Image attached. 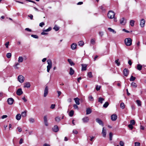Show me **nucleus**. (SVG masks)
<instances>
[{
    "mask_svg": "<svg viewBox=\"0 0 146 146\" xmlns=\"http://www.w3.org/2000/svg\"><path fill=\"white\" fill-rule=\"evenodd\" d=\"M29 121L31 123H33L35 121V120L34 119L31 118L29 119Z\"/></svg>",
    "mask_w": 146,
    "mask_h": 146,
    "instance_id": "obj_44",
    "label": "nucleus"
},
{
    "mask_svg": "<svg viewBox=\"0 0 146 146\" xmlns=\"http://www.w3.org/2000/svg\"><path fill=\"white\" fill-rule=\"evenodd\" d=\"M9 45V42H6L5 44V45L6 48H8V45Z\"/></svg>",
    "mask_w": 146,
    "mask_h": 146,
    "instance_id": "obj_53",
    "label": "nucleus"
},
{
    "mask_svg": "<svg viewBox=\"0 0 146 146\" xmlns=\"http://www.w3.org/2000/svg\"><path fill=\"white\" fill-rule=\"evenodd\" d=\"M135 79L136 78L135 77H133V76L131 75V76L129 80L130 81H134Z\"/></svg>",
    "mask_w": 146,
    "mask_h": 146,
    "instance_id": "obj_28",
    "label": "nucleus"
},
{
    "mask_svg": "<svg viewBox=\"0 0 146 146\" xmlns=\"http://www.w3.org/2000/svg\"><path fill=\"white\" fill-rule=\"evenodd\" d=\"M52 28L50 27H49L48 29L46 30H43V32H48L51 30Z\"/></svg>",
    "mask_w": 146,
    "mask_h": 146,
    "instance_id": "obj_33",
    "label": "nucleus"
},
{
    "mask_svg": "<svg viewBox=\"0 0 146 146\" xmlns=\"http://www.w3.org/2000/svg\"><path fill=\"white\" fill-rule=\"evenodd\" d=\"M74 113V111L72 110L69 112V115L70 117H72Z\"/></svg>",
    "mask_w": 146,
    "mask_h": 146,
    "instance_id": "obj_32",
    "label": "nucleus"
},
{
    "mask_svg": "<svg viewBox=\"0 0 146 146\" xmlns=\"http://www.w3.org/2000/svg\"><path fill=\"white\" fill-rule=\"evenodd\" d=\"M95 41L94 39H92L91 40V43L92 44H94L95 43Z\"/></svg>",
    "mask_w": 146,
    "mask_h": 146,
    "instance_id": "obj_49",
    "label": "nucleus"
},
{
    "mask_svg": "<svg viewBox=\"0 0 146 146\" xmlns=\"http://www.w3.org/2000/svg\"><path fill=\"white\" fill-rule=\"evenodd\" d=\"M57 93L58 94V97H59L61 94V92L60 91H57Z\"/></svg>",
    "mask_w": 146,
    "mask_h": 146,
    "instance_id": "obj_63",
    "label": "nucleus"
},
{
    "mask_svg": "<svg viewBox=\"0 0 146 146\" xmlns=\"http://www.w3.org/2000/svg\"><path fill=\"white\" fill-rule=\"evenodd\" d=\"M124 42L125 44L127 46H130L132 44V40L130 38H125Z\"/></svg>",
    "mask_w": 146,
    "mask_h": 146,
    "instance_id": "obj_1",
    "label": "nucleus"
},
{
    "mask_svg": "<svg viewBox=\"0 0 146 146\" xmlns=\"http://www.w3.org/2000/svg\"><path fill=\"white\" fill-rule=\"evenodd\" d=\"M44 25V22H41L39 24V26L41 27H42Z\"/></svg>",
    "mask_w": 146,
    "mask_h": 146,
    "instance_id": "obj_55",
    "label": "nucleus"
},
{
    "mask_svg": "<svg viewBox=\"0 0 146 146\" xmlns=\"http://www.w3.org/2000/svg\"><path fill=\"white\" fill-rule=\"evenodd\" d=\"M113 134L111 132H110L109 133L110 140V141L112 140V137Z\"/></svg>",
    "mask_w": 146,
    "mask_h": 146,
    "instance_id": "obj_45",
    "label": "nucleus"
},
{
    "mask_svg": "<svg viewBox=\"0 0 146 146\" xmlns=\"http://www.w3.org/2000/svg\"><path fill=\"white\" fill-rule=\"evenodd\" d=\"M109 105V103L108 102H106L103 105V107L105 108H106Z\"/></svg>",
    "mask_w": 146,
    "mask_h": 146,
    "instance_id": "obj_37",
    "label": "nucleus"
},
{
    "mask_svg": "<svg viewBox=\"0 0 146 146\" xmlns=\"http://www.w3.org/2000/svg\"><path fill=\"white\" fill-rule=\"evenodd\" d=\"M104 6H105L104 5H103L100 6V8L102 11H105L106 9L104 8Z\"/></svg>",
    "mask_w": 146,
    "mask_h": 146,
    "instance_id": "obj_35",
    "label": "nucleus"
},
{
    "mask_svg": "<svg viewBox=\"0 0 146 146\" xmlns=\"http://www.w3.org/2000/svg\"><path fill=\"white\" fill-rule=\"evenodd\" d=\"M23 93L21 88H19L17 91V94L18 96H20Z\"/></svg>",
    "mask_w": 146,
    "mask_h": 146,
    "instance_id": "obj_9",
    "label": "nucleus"
},
{
    "mask_svg": "<svg viewBox=\"0 0 146 146\" xmlns=\"http://www.w3.org/2000/svg\"><path fill=\"white\" fill-rule=\"evenodd\" d=\"M132 125H132L130 124L128 125V127L129 128L131 129L132 130V129L133 128V126Z\"/></svg>",
    "mask_w": 146,
    "mask_h": 146,
    "instance_id": "obj_58",
    "label": "nucleus"
},
{
    "mask_svg": "<svg viewBox=\"0 0 146 146\" xmlns=\"http://www.w3.org/2000/svg\"><path fill=\"white\" fill-rule=\"evenodd\" d=\"M88 75L89 78H91L93 77V76L92 75V73L91 72H89L88 73Z\"/></svg>",
    "mask_w": 146,
    "mask_h": 146,
    "instance_id": "obj_43",
    "label": "nucleus"
},
{
    "mask_svg": "<svg viewBox=\"0 0 146 146\" xmlns=\"http://www.w3.org/2000/svg\"><path fill=\"white\" fill-rule=\"evenodd\" d=\"M131 86L134 88H136L137 87V85L135 83L133 82H132L131 84Z\"/></svg>",
    "mask_w": 146,
    "mask_h": 146,
    "instance_id": "obj_24",
    "label": "nucleus"
},
{
    "mask_svg": "<svg viewBox=\"0 0 146 146\" xmlns=\"http://www.w3.org/2000/svg\"><path fill=\"white\" fill-rule=\"evenodd\" d=\"M23 139L21 138L20 139V141H19V143L20 144H22L23 143Z\"/></svg>",
    "mask_w": 146,
    "mask_h": 146,
    "instance_id": "obj_60",
    "label": "nucleus"
},
{
    "mask_svg": "<svg viewBox=\"0 0 146 146\" xmlns=\"http://www.w3.org/2000/svg\"><path fill=\"white\" fill-rule=\"evenodd\" d=\"M48 93V86H46L44 90V96L46 97Z\"/></svg>",
    "mask_w": 146,
    "mask_h": 146,
    "instance_id": "obj_8",
    "label": "nucleus"
},
{
    "mask_svg": "<svg viewBox=\"0 0 146 146\" xmlns=\"http://www.w3.org/2000/svg\"><path fill=\"white\" fill-rule=\"evenodd\" d=\"M74 71L73 69L72 68L70 67V72H69V74H70L72 76L73 75L74 73Z\"/></svg>",
    "mask_w": 146,
    "mask_h": 146,
    "instance_id": "obj_19",
    "label": "nucleus"
},
{
    "mask_svg": "<svg viewBox=\"0 0 146 146\" xmlns=\"http://www.w3.org/2000/svg\"><path fill=\"white\" fill-rule=\"evenodd\" d=\"M136 103L138 106H141V102L140 101L137 100L136 101Z\"/></svg>",
    "mask_w": 146,
    "mask_h": 146,
    "instance_id": "obj_38",
    "label": "nucleus"
},
{
    "mask_svg": "<svg viewBox=\"0 0 146 146\" xmlns=\"http://www.w3.org/2000/svg\"><path fill=\"white\" fill-rule=\"evenodd\" d=\"M14 101V99L12 98H10L8 99L7 100V102L8 103L9 105H12Z\"/></svg>",
    "mask_w": 146,
    "mask_h": 146,
    "instance_id": "obj_5",
    "label": "nucleus"
},
{
    "mask_svg": "<svg viewBox=\"0 0 146 146\" xmlns=\"http://www.w3.org/2000/svg\"><path fill=\"white\" fill-rule=\"evenodd\" d=\"M119 59L116 60L115 62V63L118 66H119L120 65V62L119 61Z\"/></svg>",
    "mask_w": 146,
    "mask_h": 146,
    "instance_id": "obj_42",
    "label": "nucleus"
},
{
    "mask_svg": "<svg viewBox=\"0 0 146 146\" xmlns=\"http://www.w3.org/2000/svg\"><path fill=\"white\" fill-rule=\"evenodd\" d=\"M48 65L47 66V72H49L50 69L52 67V62L50 60H48L47 61Z\"/></svg>",
    "mask_w": 146,
    "mask_h": 146,
    "instance_id": "obj_3",
    "label": "nucleus"
},
{
    "mask_svg": "<svg viewBox=\"0 0 146 146\" xmlns=\"http://www.w3.org/2000/svg\"><path fill=\"white\" fill-rule=\"evenodd\" d=\"M55 105L54 104H52L50 107V108L52 109H53L55 108Z\"/></svg>",
    "mask_w": 146,
    "mask_h": 146,
    "instance_id": "obj_57",
    "label": "nucleus"
},
{
    "mask_svg": "<svg viewBox=\"0 0 146 146\" xmlns=\"http://www.w3.org/2000/svg\"><path fill=\"white\" fill-rule=\"evenodd\" d=\"M31 36L33 37V38H38V36L36 35H31Z\"/></svg>",
    "mask_w": 146,
    "mask_h": 146,
    "instance_id": "obj_46",
    "label": "nucleus"
},
{
    "mask_svg": "<svg viewBox=\"0 0 146 146\" xmlns=\"http://www.w3.org/2000/svg\"><path fill=\"white\" fill-rule=\"evenodd\" d=\"M86 112L87 115L89 114L92 112V110L90 108H87L86 110Z\"/></svg>",
    "mask_w": 146,
    "mask_h": 146,
    "instance_id": "obj_22",
    "label": "nucleus"
},
{
    "mask_svg": "<svg viewBox=\"0 0 146 146\" xmlns=\"http://www.w3.org/2000/svg\"><path fill=\"white\" fill-rule=\"evenodd\" d=\"M145 20L143 19H141L140 21V25L141 27H144V25H145Z\"/></svg>",
    "mask_w": 146,
    "mask_h": 146,
    "instance_id": "obj_11",
    "label": "nucleus"
},
{
    "mask_svg": "<svg viewBox=\"0 0 146 146\" xmlns=\"http://www.w3.org/2000/svg\"><path fill=\"white\" fill-rule=\"evenodd\" d=\"M44 121H47V116L45 115L44 117Z\"/></svg>",
    "mask_w": 146,
    "mask_h": 146,
    "instance_id": "obj_52",
    "label": "nucleus"
},
{
    "mask_svg": "<svg viewBox=\"0 0 146 146\" xmlns=\"http://www.w3.org/2000/svg\"><path fill=\"white\" fill-rule=\"evenodd\" d=\"M135 22V21L133 20L130 21V25L132 27L134 25Z\"/></svg>",
    "mask_w": 146,
    "mask_h": 146,
    "instance_id": "obj_31",
    "label": "nucleus"
},
{
    "mask_svg": "<svg viewBox=\"0 0 146 146\" xmlns=\"http://www.w3.org/2000/svg\"><path fill=\"white\" fill-rule=\"evenodd\" d=\"M115 13L112 11H110L108 13V16L110 19L114 18Z\"/></svg>",
    "mask_w": 146,
    "mask_h": 146,
    "instance_id": "obj_2",
    "label": "nucleus"
},
{
    "mask_svg": "<svg viewBox=\"0 0 146 146\" xmlns=\"http://www.w3.org/2000/svg\"><path fill=\"white\" fill-rule=\"evenodd\" d=\"M23 58L22 56H19L18 58V62H23Z\"/></svg>",
    "mask_w": 146,
    "mask_h": 146,
    "instance_id": "obj_27",
    "label": "nucleus"
},
{
    "mask_svg": "<svg viewBox=\"0 0 146 146\" xmlns=\"http://www.w3.org/2000/svg\"><path fill=\"white\" fill-rule=\"evenodd\" d=\"M135 123V121L133 120H131L130 121V124L132 125H134Z\"/></svg>",
    "mask_w": 146,
    "mask_h": 146,
    "instance_id": "obj_47",
    "label": "nucleus"
},
{
    "mask_svg": "<svg viewBox=\"0 0 146 146\" xmlns=\"http://www.w3.org/2000/svg\"><path fill=\"white\" fill-rule=\"evenodd\" d=\"M82 120L84 123H86L89 120V119L88 117H85L82 119Z\"/></svg>",
    "mask_w": 146,
    "mask_h": 146,
    "instance_id": "obj_15",
    "label": "nucleus"
},
{
    "mask_svg": "<svg viewBox=\"0 0 146 146\" xmlns=\"http://www.w3.org/2000/svg\"><path fill=\"white\" fill-rule=\"evenodd\" d=\"M89 100L91 101H93L94 100V98L92 96H90L88 97Z\"/></svg>",
    "mask_w": 146,
    "mask_h": 146,
    "instance_id": "obj_48",
    "label": "nucleus"
},
{
    "mask_svg": "<svg viewBox=\"0 0 146 146\" xmlns=\"http://www.w3.org/2000/svg\"><path fill=\"white\" fill-rule=\"evenodd\" d=\"M100 88H101V86L97 85L96 86V90L97 91H98L100 90Z\"/></svg>",
    "mask_w": 146,
    "mask_h": 146,
    "instance_id": "obj_51",
    "label": "nucleus"
},
{
    "mask_svg": "<svg viewBox=\"0 0 146 146\" xmlns=\"http://www.w3.org/2000/svg\"><path fill=\"white\" fill-rule=\"evenodd\" d=\"M117 116L115 114H113L111 116V119L112 121H115L117 119Z\"/></svg>",
    "mask_w": 146,
    "mask_h": 146,
    "instance_id": "obj_14",
    "label": "nucleus"
},
{
    "mask_svg": "<svg viewBox=\"0 0 146 146\" xmlns=\"http://www.w3.org/2000/svg\"><path fill=\"white\" fill-rule=\"evenodd\" d=\"M119 144L121 146H124V142L122 141H121L120 142Z\"/></svg>",
    "mask_w": 146,
    "mask_h": 146,
    "instance_id": "obj_56",
    "label": "nucleus"
},
{
    "mask_svg": "<svg viewBox=\"0 0 146 146\" xmlns=\"http://www.w3.org/2000/svg\"><path fill=\"white\" fill-rule=\"evenodd\" d=\"M78 45L80 46H83L84 44V42L83 41H80L78 42Z\"/></svg>",
    "mask_w": 146,
    "mask_h": 146,
    "instance_id": "obj_30",
    "label": "nucleus"
},
{
    "mask_svg": "<svg viewBox=\"0 0 146 146\" xmlns=\"http://www.w3.org/2000/svg\"><path fill=\"white\" fill-rule=\"evenodd\" d=\"M135 146H140V143L138 142H135Z\"/></svg>",
    "mask_w": 146,
    "mask_h": 146,
    "instance_id": "obj_54",
    "label": "nucleus"
},
{
    "mask_svg": "<svg viewBox=\"0 0 146 146\" xmlns=\"http://www.w3.org/2000/svg\"><path fill=\"white\" fill-rule=\"evenodd\" d=\"M120 107L122 109H123L124 108L125 106L123 103L122 102L120 104Z\"/></svg>",
    "mask_w": 146,
    "mask_h": 146,
    "instance_id": "obj_29",
    "label": "nucleus"
},
{
    "mask_svg": "<svg viewBox=\"0 0 146 146\" xmlns=\"http://www.w3.org/2000/svg\"><path fill=\"white\" fill-rule=\"evenodd\" d=\"M142 66L140 64H138L137 66V69L139 70H141L142 69Z\"/></svg>",
    "mask_w": 146,
    "mask_h": 146,
    "instance_id": "obj_23",
    "label": "nucleus"
},
{
    "mask_svg": "<svg viewBox=\"0 0 146 146\" xmlns=\"http://www.w3.org/2000/svg\"><path fill=\"white\" fill-rule=\"evenodd\" d=\"M96 122L98 123L100 125H102V126H104L103 123L101 120L99 118H97L96 119Z\"/></svg>",
    "mask_w": 146,
    "mask_h": 146,
    "instance_id": "obj_10",
    "label": "nucleus"
},
{
    "mask_svg": "<svg viewBox=\"0 0 146 146\" xmlns=\"http://www.w3.org/2000/svg\"><path fill=\"white\" fill-rule=\"evenodd\" d=\"M77 105L75 104L73 105V107L74 108V109H78V107Z\"/></svg>",
    "mask_w": 146,
    "mask_h": 146,
    "instance_id": "obj_50",
    "label": "nucleus"
},
{
    "mask_svg": "<svg viewBox=\"0 0 146 146\" xmlns=\"http://www.w3.org/2000/svg\"><path fill=\"white\" fill-rule=\"evenodd\" d=\"M81 66H82L81 69L82 71H83L84 70H86L87 67V64H81Z\"/></svg>",
    "mask_w": 146,
    "mask_h": 146,
    "instance_id": "obj_13",
    "label": "nucleus"
},
{
    "mask_svg": "<svg viewBox=\"0 0 146 146\" xmlns=\"http://www.w3.org/2000/svg\"><path fill=\"white\" fill-rule=\"evenodd\" d=\"M108 29L110 32H112L114 33H116V32L113 29H111V28H110V27L108 28Z\"/></svg>",
    "mask_w": 146,
    "mask_h": 146,
    "instance_id": "obj_39",
    "label": "nucleus"
},
{
    "mask_svg": "<svg viewBox=\"0 0 146 146\" xmlns=\"http://www.w3.org/2000/svg\"><path fill=\"white\" fill-rule=\"evenodd\" d=\"M102 133L103 134V136L104 137H106V131L105 129H104V127L103 128Z\"/></svg>",
    "mask_w": 146,
    "mask_h": 146,
    "instance_id": "obj_18",
    "label": "nucleus"
},
{
    "mask_svg": "<svg viewBox=\"0 0 146 146\" xmlns=\"http://www.w3.org/2000/svg\"><path fill=\"white\" fill-rule=\"evenodd\" d=\"M120 22L121 24L124 25L126 23V20L124 17H123L120 20Z\"/></svg>",
    "mask_w": 146,
    "mask_h": 146,
    "instance_id": "obj_6",
    "label": "nucleus"
},
{
    "mask_svg": "<svg viewBox=\"0 0 146 146\" xmlns=\"http://www.w3.org/2000/svg\"><path fill=\"white\" fill-rule=\"evenodd\" d=\"M104 100V99L101 97H100L99 98L98 100V102H100L101 104H102L103 103V101Z\"/></svg>",
    "mask_w": 146,
    "mask_h": 146,
    "instance_id": "obj_26",
    "label": "nucleus"
},
{
    "mask_svg": "<svg viewBox=\"0 0 146 146\" xmlns=\"http://www.w3.org/2000/svg\"><path fill=\"white\" fill-rule=\"evenodd\" d=\"M53 29L55 30L56 31H57L59 29V28L57 25H55L53 28Z\"/></svg>",
    "mask_w": 146,
    "mask_h": 146,
    "instance_id": "obj_40",
    "label": "nucleus"
},
{
    "mask_svg": "<svg viewBox=\"0 0 146 146\" xmlns=\"http://www.w3.org/2000/svg\"><path fill=\"white\" fill-rule=\"evenodd\" d=\"M73 133H74L75 134H77L78 133V131L76 130H73Z\"/></svg>",
    "mask_w": 146,
    "mask_h": 146,
    "instance_id": "obj_64",
    "label": "nucleus"
},
{
    "mask_svg": "<svg viewBox=\"0 0 146 146\" xmlns=\"http://www.w3.org/2000/svg\"><path fill=\"white\" fill-rule=\"evenodd\" d=\"M28 16L30 18V19L31 20H32L33 19V16L32 15L30 14V15H28Z\"/></svg>",
    "mask_w": 146,
    "mask_h": 146,
    "instance_id": "obj_61",
    "label": "nucleus"
},
{
    "mask_svg": "<svg viewBox=\"0 0 146 146\" xmlns=\"http://www.w3.org/2000/svg\"><path fill=\"white\" fill-rule=\"evenodd\" d=\"M23 117H25L26 115V111H24L23 112H22L21 113V115Z\"/></svg>",
    "mask_w": 146,
    "mask_h": 146,
    "instance_id": "obj_34",
    "label": "nucleus"
},
{
    "mask_svg": "<svg viewBox=\"0 0 146 146\" xmlns=\"http://www.w3.org/2000/svg\"><path fill=\"white\" fill-rule=\"evenodd\" d=\"M52 129L54 132H56L59 130L58 127L57 125H55L52 128Z\"/></svg>",
    "mask_w": 146,
    "mask_h": 146,
    "instance_id": "obj_12",
    "label": "nucleus"
},
{
    "mask_svg": "<svg viewBox=\"0 0 146 146\" xmlns=\"http://www.w3.org/2000/svg\"><path fill=\"white\" fill-rule=\"evenodd\" d=\"M74 100L75 102L77 105H79L80 104L79 102L80 99L78 98H74Z\"/></svg>",
    "mask_w": 146,
    "mask_h": 146,
    "instance_id": "obj_16",
    "label": "nucleus"
},
{
    "mask_svg": "<svg viewBox=\"0 0 146 146\" xmlns=\"http://www.w3.org/2000/svg\"><path fill=\"white\" fill-rule=\"evenodd\" d=\"M6 56H7V57L8 58H10L11 56V53H7V54Z\"/></svg>",
    "mask_w": 146,
    "mask_h": 146,
    "instance_id": "obj_41",
    "label": "nucleus"
},
{
    "mask_svg": "<svg viewBox=\"0 0 146 146\" xmlns=\"http://www.w3.org/2000/svg\"><path fill=\"white\" fill-rule=\"evenodd\" d=\"M31 86V85L29 82H27L24 84V87L29 88Z\"/></svg>",
    "mask_w": 146,
    "mask_h": 146,
    "instance_id": "obj_17",
    "label": "nucleus"
},
{
    "mask_svg": "<svg viewBox=\"0 0 146 146\" xmlns=\"http://www.w3.org/2000/svg\"><path fill=\"white\" fill-rule=\"evenodd\" d=\"M25 79L24 76L21 75H19L18 77V81L21 83L23 82Z\"/></svg>",
    "mask_w": 146,
    "mask_h": 146,
    "instance_id": "obj_4",
    "label": "nucleus"
},
{
    "mask_svg": "<svg viewBox=\"0 0 146 146\" xmlns=\"http://www.w3.org/2000/svg\"><path fill=\"white\" fill-rule=\"evenodd\" d=\"M55 121L57 122H59L60 120V118L58 117H56L55 118Z\"/></svg>",
    "mask_w": 146,
    "mask_h": 146,
    "instance_id": "obj_36",
    "label": "nucleus"
},
{
    "mask_svg": "<svg viewBox=\"0 0 146 146\" xmlns=\"http://www.w3.org/2000/svg\"><path fill=\"white\" fill-rule=\"evenodd\" d=\"M77 44H76L73 43L71 45V48L72 50H74L76 48Z\"/></svg>",
    "mask_w": 146,
    "mask_h": 146,
    "instance_id": "obj_20",
    "label": "nucleus"
},
{
    "mask_svg": "<svg viewBox=\"0 0 146 146\" xmlns=\"http://www.w3.org/2000/svg\"><path fill=\"white\" fill-rule=\"evenodd\" d=\"M21 115L20 114H18L16 116V119L18 120H20L21 118Z\"/></svg>",
    "mask_w": 146,
    "mask_h": 146,
    "instance_id": "obj_21",
    "label": "nucleus"
},
{
    "mask_svg": "<svg viewBox=\"0 0 146 146\" xmlns=\"http://www.w3.org/2000/svg\"><path fill=\"white\" fill-rule=\"evenodd\" d=\"M25 31H28L29 32H31L32 31V30L31 29L29 28H26L25 29Z\"/></svg>",
    "mask_w": 146,
    "mask_h": 146,
    "instance_id": "obj_62",
    "label": "nucleus"
},
{
    "mask_svg": "<svg viewBox=\"0 0 146 146\" xmlns=\"http://www.w3.org/2000/svg\"><path fill=\"white\" fill-rule=\"evenodd\" d=\"M68 61L70 65L72 66L74 65V64L72 61V60L71 59H68Z\"/></svg>",
    "mask_w": 146,
    "mask_h": 146,
    "instance_id": "obj_25",
    "label": "nucleus"
},
{
    "mask_svg": "<svg viewBox=\"0 0 146 146\" xmlns=\"http://www.w3.org/2000/svg\"><path fill=\"white\" fill-rule=\"evenodd\" d=\"M18 131L19 132H21L22 131L21 128L20 127H18L17 128Z\"/></svg>",
    "mask_w": 146,
    "mask_h": 146,
    "instance_id": "obj_59",
    "label": "nucleus"
},
{
    "mask_svg": "<svg viewBox=\"0 0 146 146\" xmlns=\"http://www.w3.org/2000/svg\"><path fill=\"white\" fill-rule=\"evenodd\" d=\"M129 70L127 68L124 69L123 71V74L125 76H128L129 74Z\"/></svg>",
    "mask_w": 146,
    "mask_h": 146,
    "instance_id": "obj_7",
    "label": "nucleus"
}]
</instances>
